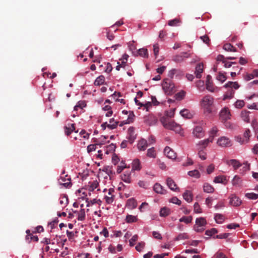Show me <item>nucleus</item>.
<instances>
[{"mask_svg": "<svg viewBox=\"0 0 258 258\" xmlns=\"http://www.w3.org/2000/svg\"><path fill=\"white\" fill-rule=\"evenodd\" d=\"M214 98L210 95H206L200 101V105L206 113H211L214 104Z\"/></svg>", "mask_w": 258, "mask_h": 258, "instance_id": "f257e3e1", "label": "nucleus"}, {"mask_svg": "<svg viewBox=\"0 0 258 258\" xmlns=\"http://www.w3.org/2000/svg\"><path fill=\"white\" fill-rule=\"evenodd\" d=\"M160 121L163 126L166 129L173 130L179 134L182 131L181 126L174 121H170L166 118L163 117L160 119Z\"/></svg>", "mask_w": 258, "mask_h": 258, "instance_id": "f03ea898", "label": "nucleus"}, {"mask_svg": "<svg viewBox=\"0 0 258 258\" xmlns=\"http://www.w3.org/2000/svg\"><path fill=\"white\" fill-rule=\"evenodd\" d=\"M174 84L172 81L169 79H166L164 80L162 84V88L165 93L169 94L174 91Z\"/></svg>", "mask_w": 258, "mask_h": 258, "instance_id": "7ed1b4c3", "label": "nucleus"}, {"mask_svg": "<svg viewBox=\"0 0 258 258\" xmlns=\"http://www.w3.org/2000/svg\"><path fill=\"white\" fill-rule=\"evenodd\" d=\"M250 136V131L247 128L244 132L243 138L238 136L236 137V141L241 145L247 144L249 142Z\"/></svg>", "mask_w": 258, "mask_h": 258, "instance_id": "20e7f679", "label": "nucleus"}, {"mask_svg": "<svg viewBox=\"0 0 258 258\" xmlns=\"http://www.w3.org/2000/svg\"><path fill=\"white\" fill-rule=\"evenodd\" d=\"M220 119L222 122H225L231 118L230 109L228 107L223 108L219 114Z\"/></svg>", "mask_w": 258, "mask_h": 258, "instance_id": "39448f33", "label": "nucleus"}, {"mask_svg": "<svg viewBox=\"0 0 258 258\" xmlns=\"http://www.w3.org/2000/svg\"><path fill=\"white\" fill-rule=\"evenodd\" d=\"M217 144L222 147H230L232 145L230 139L226 137H222L217 141Z\"/></svg>", "mask_w": 258, "mask_h": 258, "instance_id": "423d86ee", "label": "nucleus"}, {"mask_svg": "<svg viewBox=\"0 0 258 258\" xmlns=\"http://www.w3.org/2000/svg\"><path fill=\"white\" fill-rule=\"evenodd\" d=\"M192 134L197 138H202L205 136V132L201 126H196L193 130Z\"/></svg>", "mask_w": 258, "mask_h": 258, "instance_id": "0eeeda50", "label": "nucleus"}, {"mask_svg": "<svg viewBox=\"0 0 258 258\" xmlns=\"http://www.w3.org/2000/svg\"><path fill=\"white\" fill-rule=\"evenodd\" d=\"M59 183L66 187H68L71 185V178L68 175L64 176H61L58 180Z\"/></svg>", "mask_w": 258, "mask_h": 258, "instance_id": "6e6552de", "label": "nucleus"}, {"mask_svg": "<svg viewBox=\"0 0 258 258\" xmlns=\"http://www.w3.org/2000/svg\"><path fill=\"white\" fill-rule=\"evenodd\" d=\"M164 154L169 159H175L176 158V153L169 147L166 146L164 149Z\"/></svg>", "mask_w": 258, "mask_h": 258, "instance_id": "1a4fd4ad", "label": "nucleus"}, {"mask_svg": "<svg viewBox=\"0 0 258 258\" xmlns=\"http://www.w3.org/2000/svg\"><path fill=\"white\" fill-rule=\"evenodd\" d=\"M114 192V190L113 188H110L108 190V195L105 196L104 199L105 200L106 203L108 204H112L114 200V196L113 195V193Z\"/></svg>", "mask_w": 258, "mask_h": 258, "instance_id": "9d476101", "label": "nucleus"}, {"mask_svg": "<svg viewBox=\"0 0 258 258\" xmlns=\"http://www.w3.org/2000/svg\"><path fill=\"white\" fill-rule=\"evenodd\" d=\"M166 183L169 188L173 191H179V188L175 183L174 181L170 177H168L166 179Z\"/></svg>", "mask_w": 258, "mask_h": 258, "instance_id": "9b49d317", "label": "nucleus"}, {"mask_svg": "<svg viewBox=\"0 0 258 258\" xmlns=\"http://www.w3.org/2000/svg\"><path fill=\"white\" fill-rule=\"evenodd\" d=\"M230 204L233 206H239L241 204V201L235 195H232L230 197Z\"/></svg>", "mask_w": 258, "mask_h": 258, "instance_id": "f8f14e48", "label": "nucleus"}, {"mask_svg": "<svg viewBox=\"0 0 258 258\" xmlns=\"http://www.w3.org/2000/svg\"><path fill=\"white\" fill-rule=\"evenodd\" d=\"M26 232L27 233V235L26 236V241H27L28 243H30L32 241L35 242L38 241V236L33 235L30 230H27Z\"/></svg>", "mask_w": 258, "mask_h": 258, "instance_id": "ddd939ff", "label": "nucleus"}, {"mask_svg": "<svg viewBox=\"0 0 258 258\" xmlns=\"http://www.w3.org/2000/svg\"><path fill=\"white\" fill-rule=\"evenodd\" d=\"M212 138L209 137V138L200 141L198 144H197V148H202V149L204 150L206 148V147L208 145L209 143L210 142H212Z\"/></svg>", "mask_w": 258, "mask_h": 258, "instance_id": "4468645a", "label": "nucleus"}, {"mask_svg": "<svg viewBox=\"0 0 258 258\" xmlns=\"http://www.w3.org/2000/svg\"><path fill=\"white\" fill-rule=\"evenodd\" d=\"M128 139L131 144H132L135 139L136 135L135 134V128L133 127H130L127 131Z\"/></svg>", "mask_w": 258, "mask_h": 258, "instance_id": "2eb2a0df", "label": "nucleus"}, {"mask_svg": "<svg viewBox=\"0 0 258 258\" xmlns=\"http://www.w3.org/2000/svg\"><path fill=\"white\" fill-rule=\"evenodd\" d=\"M206 88L210 92H214L213 84L212 81V77L210 75L207 76L206 82Z\"/></svg>", "mask_w": 258, "mask_h": 258, "instance_id": "dca6fc26", "label": "nucleus"}, {"mask_svg": "<svg viewBox=\"0 0 258 258\" xmlns=\"http://www.w3.org/2000/svg\"><path fill=\"white\" fill-rule=\"evenodd\" d=\"M204 70V66L202 63H199L196 67L195 75L197 78L200 79L202 77V73Z\"/></svg>", "mask_w": 258, "mask_h": 258, "instance_id": "f3484780", "label": "nucleus"}, {"mask_svg": "<svg viewBox=\"0 0 258 258\" xmlns=\"http://www.w3.org/2000/svg\"><path fill=\"white\" fill-rule=\"evenodd\" d=\"M145 122L149 125H153L157 123V119L154 116H149L145 118Z\"/></svg>", "mask_w": 258, "mask_h": 258, "instance_id": "a211bd4d", "label": "nucleus"}, {"mask_svg": "<svg viewBox=\"0 0 258 258\" xmlns=\"http://www.w3.org/2000/svg\"><path fill=\"white\" fill-rule=\"evenodd\" d=\"M154 190L156 192L160 194H165L167 192L166 190L163 188V186L158 183L154 184Z\"/></svg>", "mask_w": 258, "mask_h": 258, "instance_id": "6ab92c4d", "label": "nucleus"}, {"mask_svg": "<svg viewBox=\"0 0 258 258\" xmlns=\"http://www.w3.org/2000/svg\"><path fill=\"white\" fill-rule=\"evenodd\" d=\"M148 145V142L146 140L141 139L138 144V148L140 151H145Z\"/></svg>", "mask_w": 258, "mask_h": 258, "instance_id": "aec40b11", "label": "nucleus"}, {"mask_svg": "<svg viewBox=\"0 0 258 258\" xmlns=\"http://www.w3.org/2000/svg\"><path fill=\"white\" fill-rule=\"evenodd\" d=\"M65 134L67 136L70 135L75 130V125L74 123L68 124L67 126L64 127Z\"/></svg>", "mask_w": 258, "mask_h": 258, "instance_id": "412c9836", "label": "nucleus"}, {"mask_svg": "<svg viewBox=\"0 0 258 258\" xmlns=\"http://www.w3.org/2000/svg\"><path fill=\"white\" fill-rule=\"evenodd\" d=\"M250 112L247 110H242L240 114L241 119L245 122L248 123L250 121L249 114Z\"/></svg>", "mask_w": 258, "mask_h": 258, "instance_id": "4be33fe9", "label": "nucleus"}, {"mask_svg": "<svg viewBox=\"0 0 258 258\" xmlns=\"http://www.w3.org/2000/svg\"><path fill=\"white\" fill-rule=\"evenodd\" d=\"M214 182L215 183H223V184H226V183L227 182V178L225 176L220 175V176H218L215 177L214 179Z\"/></svg>", "mask_w": 258, "mask_h": 258, "instance_id": "5701e85b", "label": "nucleus"}, {"mask_svg": "<svg viewBox=\"0 0 258 258\" xmlns=\"http://www.w3.org/2000/svg\"><path fill=\"white\" fill-rule=\"evenodd\" d=\"M126 206L130 209H134L137 207V202L133 198L130 199L127 201Z\"/></svg>", "mask_w": 258, "mask_h": 258, "instance_id": "b1692460", "label": "nucleus"}, {"mask_svg": "<svg viewBox=\"0 0 258 258\" xmlns=\"http://www.w3.org/2000/svg\"><path fill=\"white\" fill-rule=\"evenodd\" d=\"M121 179L126 183L131 182V172L126 171L121 175Z\"/></svg>", "mask_w": 258, "mask_h": 258, "instance_id": "393cba45", "label": "nucleus"}, {"mask_svg": "<svg viewBox=\"0 0 258 258\" xmlns=\"http://www.w3.org/2000/svg\"><path fill=\"white\" fill-rule=\"evenodd\" d=\"M141 169V163L139 159H136L133 160L132 163V170H140Z\"/></svg>", "mask_w": 258, "mask_h": 258, "instance_id": "a878e982", "label": "nucleus"}, {"mask_svg": "<svg viewBox=\"0 0 258 258\" xmlns=\"http://www.w3.org/2000/svg\"><path fill=\"white\" fill-rule=\"evenodd\" d=\"M74 213L78 214V220L79 221H84L85 219L86 214L85 211L84 209H81L80 211H75Z\"/></svg>", "mask_w": 258, "mask_h": 258, "instance_id": "bb28decb", "label": "nucleus"}, {"mask_svg": "<svg viewBox=\"0 0 258 258\" xmlns=\"http://www.w3.org/2000/svg\"><path fill=\"white\" fill-rule=\"evenodd\" d=\"M118 122V121H116L114 122V123L113 124H108L106 122L102 123L101 126L103 130H105L106 127H108L109 128L112 130L115 128L117 127Z\"/></svg>", "mask_w": 258, "mask_h": 258, "instance_id": "cd10ccee", "label": "nucleus"}, {"mask_svg": "<svg viewBox=\"0 0 258 258\" xmlns=\"http://www.w3.org/2000/svg\"><path fill=\"white\" fill-rule=\"evenodd\" d=\"M203 190L207 193H213L214 191V188L208 183H205L203 185Z\"/></svg>", "mask_w": 258, "mask_h": 258, "instance_id": "c85d7f7f", "label": "nucleus"}, {"mask_svg": "<svg viewBox=\"0 0 258 258\" xmlns=\"http://www.w3.org/2000/svg\"><path fill=\"white\" fill-rule=\"evenodd\" d=\"M224 86L226 88H229L230 89H233V88L235 89H237L239 87V85L236 82H228Z\"/></svg>", "mask_w": 258, "mask_h": 258, "instance_id": "c756f323", "label": "nucleus"}, {"mask_svg": "<svg viewBox=\"0 0 258 258\" xmlns=\"http://www.w3.org/2000/svg\"><path fill=\"white\" fill-rule=\"evenodd\" d=\"M184 199L188 203H190L192 200V195L191 192L189 190H186L183 194Z\"/></svg>", "mask_w": 258, "mask_h": 258, "instance_id": "7c9ffc66", "label": "nucleus"}, {"mask_svg": "<svg viewBox=\"0 0 258 258\" xmlns=\"http://www.w3.org/2000/svg\"><path fill=\"white\" fill-rule=\"evenodd\" d=\"M228 164L232 165L234 170H236L241 165L238 161L235 159L230 160L228 161Z\"/></svg>", "mask_w": 258, "mask_h": 258, "instance_id": "2f4dec72", "label": "nucleus"}, {"mask_svg": "<svg viewBox=\"0 0 258 258\" xmlns=\"http://www.w3.org/2000/svg\"><path fill=\"white\" fill-rule=\"evenodd\" d=\"M234 90L232 89H229L224 95L223 100L232 98L234 96Z\"/></svg>", "mask_w": 258, "mask_h": 258, "instance_id": "473e14b6", "label": "nucleus"}, {"mask_svg": "<svg viewBox=\"0 0 258 258\" xmlns=\"http://www.w3.org/2000/svg\"><path fill=\"white\" fill-rule=\"evenodd\" d=\"M206 224L207 221L204 218L200 217L196 219L195 225L203 227Z\"/></svg>", "mask_w": 258, "mask_h": 258, "instance_id": "72a5a7b5", "label": "nucleus"}, {"mask_svg": "<svg viewBox=\"0 0 258 258\" xmlns=\"http://www.w3.org/2000/svg\"><path fill=\"white\" fill-rule=\"evenodd\" d=\"M223 49L227 51L236 52V49L231 44L226 43L223 45Z\"/></svg>", "mask_w": 258, "mask_h": 258, "instance_id": "f704fd0d", "label": "nucleus"}, {"mask_svg": "<svg viewBox=\"0 0 258 258\" xmlns=\"http://www.w3.org/2000/svg\"><path fill=\"white\" fill-rule=\"evenodd\" d=\"M214 219L217 223L221 224L224 221L225 217L221 214H216L214 216Z\"/></svg>", "mask_w": 258, "mask_h": 258, "instance_id": "c9c22d12", "label": "nucleus"}, {"mask_svg": "<svg viewBox=\"0 0 258 258\" xmlns=\"http://www.w3.org/2000/svg\"><path fill=\"white\" fill-rule=\"evenodd\" d=\"M105 82V78L103 76H100L97 77L94 82V85L96 86H100L103 84Z\"/></svg>", "mask_w": 258, "mask_h": 258, "instance_id": "e433bc0d", "label": "nucleus"}, {"mask_svg": "<svg viewBox=\"0 0 258 258\" xmlns=\"http://www.w3.org/2000/svg\"><path fill=\"white\" fill-rule=\"evenodd\" d=\"M137 53L141 56L144 57H148V50L146 48H141L138 50Z\"/></svg>", "mask_w": 258, "mask_h": 258, "instance_id": "4c0bfd02", "label": "nucleus"}, {"mask_svg": "<svg viewBox=\"0 0 258 258\" xmlns=\"http://www.w3.org/2000/svg\"><path fill=\"white\" fill-rule=\"evenodd\" d=\"M125 221L128 223L136 222L138 221V218L137 216L127 215L126 216Z\"/></svg>", "mask_w": 258, "mask_h": 258, "instance_id": "58836bf2", "label": "nucleus"}, {"mask_svg": "<svg viewBox=\"0 0 258 258\" xmlns=\"http://www.w3.org/2000/svg\"><path fill=\"white\" fill-rule=\"evenodd\" d=\"M69 203L68 199L66 196H61L59 198V204L62 207H66Z\"/></svg>", "mask_w": 258, "mask_h": 258, "instance_id": "ea45409f", "label": "nucleus"}, {"mask_svg": "<svg viewBox=\"0 0 258 258\" xmlns=\"http://www.w3.org/2000/svg\"><path fill=\"white\" fill-rule=\"evenodd\" d=\"M180 114L182 116L186 118H190L192 116L191 114L189 112V110L186 109H184L181 110L180 112Z\"/></svg>", "mask_w": 258, "mask_h": 258, "instance_id": "a19ab883", "label": "nucleus"}, {"mask_svg": "<svg viewBox=\"0 0 258 258\" xmlns=\"http://www.w3.org/2000/svg\"><path fill=\"white\" fill-rule=\"evenodd\" d=\"M147 155L150 158H155L156 156V153L154 148L152 147L149 149L147 151Z\"/></svg>", "mask_w": 258, "mask_h": 258, "instance_id": "79ce46f5", "label": "nucleus"}, {"mask_svg": "<svg viewBox=\"0 0 258 258\" xmlns=\"http://www.w3.org/2000/svg\"><path fill=\"white\" fill-rule=\"evenodd\" d=\"M170 213V210L168 208L164 207L160 211V216L161 217H166Z\"/></svg>", "mask_w": 258, "mask_h": 258, "instance_id": "37998d69", "label": "nucleus"}, {"mask_svg": "<svg viewBox=\"0 0 258 258\" xmlns=\"http://www.w3.org/2000/svg\"><path fill=\"white\" fill-rule=\"evenodd\" d=\"M197 149L199 151L198 155L199 157L202 160H205L206 159V153L202 149V148H198Z\"/></svg>", "mask_w": 258, "mask_h": 258, "instance_id": "c03bdc74", "label": "nucleus"}, {"mask_svg": "<svg viewBox=\"0 0 258 258\" xmlns=\"http://www.w3.org/2000/svg\"><path fill=\"white\" fill-rule=\"evenodd\" d=\"M188 175L190 176L198 178L200 177V173L198 170H194L188 172Z\"/></svg>", "mask_w": 258, "mask_h": 258, "instance_id": "a18cd8bd", "label": "nucleus"}, {"mask_svg": "<svg viewBox=\"0 0 258 258\" xmlns=\"http://www.w3.org/2000/svg\"><path fill=\"white\" fill-rule=\"evenodd\" d=\"M135 115L133 112H130L128 115L127 119L124 120V123H130L133 122L134 119Z\"/></svg>", "mask_w": 258, "mask_h": 258, "instance_id": "49530a36", "label": "nucleus"}, {"mask_svg": "<svg viewBox=\"0 0 258 258\" xmlns=\"http://www.w3.org/2000/svg\"><path fill=\"white\" fill-rule=\"evenodd\" d=\"M192 220V218L191 216L185 217L183 216L179 219V221L180 222H184L186 224L190 223Z\"/></svg>", "mask_w": 258, "mask_h": 258, "instance_id": "de8ad7c7", "label": "nucleus"}, {"mask_svg": "<svg viewBox=\"0 0 258 258\" xmlns=\"http://www.w3.org/2000/svg\"><path fill=\"white\" fill-rule=\"evenodd\" d=\"M98 145L101 146V144H91L89 145L87 147V152L89 153L92 151H95L96 149V146Z\"/></svg>", "mask_w": 258, "mask_h": 258, "instance_id": "09e8293b", "label": "nucleus"}, {"mask_svg": "<svg viewBox=\"0 0 258 258\" xmlns=\"http://www.w3.org/2000/svg\"><path fill=\"white\" fill-rule=\"evenodd\" d=\"M90 186L89 190L90 191H93L95 189H96L98 185V183L97 181H93L92 182H90Z\"/></svg>", "mask_w": 258, "mask_h": 258, "instance_id": "8fccbe9b", "label": "nucleus"}, {"mask_svg": "<svg viewBox=\"0 0 258 258\" xmlns=\"http://www.w3.org/2000/svg\"><path fill=\"white\" fill-rule=\"evenodd\" d=\"M180 22L179 19L175 18L173 20L169 21L168 24L170 26H176Z\"/></svg>", "mask_w": 258, "mask_h": 258, "instance_id": "3c124183", "label": "nucleus"}, {"mask_svg": "<svg viewBox=\"0 0 258 258\" xmlns=\"http://www.w3.org/2000/svg\"><path fill=\"white\" fill-rule=\"evenodd\" d=\"M241 183V179L240 178L237 176L235 175L233 180H232V184L234 185H239Z\"/></svg>", "mask_w": 258, "mask_h": 258, "instance_id": "603ef678", "label": "nucleus"}, {"mask_svg": "<svg viewBox=\"0 0 258 258\" xmlns=\"http://www.w3.org/2000/svg\"><path fill=\"white\" fill-rule=\"evenodd\" d=\"M214 256L215 258H228V255L220 250L217 251Z\"/></svg>", "mask_w": 258, "mask_h": 258, "instance_id": "864d4df0", "label": "nucleus"}, {"mask_svg": "<svg viewBox=\"0 0 258 258\" xmlns=\"http://www.w3.org/2000/svg\"><path fill=\"white\" fill-rule=\"evenodd\" d=\"M194 211L196 213H201L202 212V209L201 208L198 203H195L194 205Z\"/></svg>", "mask_w": 258, "mask_h": 258, "instance_id": "5fc2aeb1", "label": "nucleus"}, {"mask_svg": "<svg viewBox=\"0 0 258 258\" xmlns=\"http://www.w3.org/2000/svg\"><path fill=\"white\" fill-rule=\"evenodd\" d=\"M185 95V92L181 91L175 94L176 99L177 100L182 99Z\"/></svg>", "mask_w": 258, "mask_h": 258, "instance_id": "6e6d98bb", "label": "nucleus"}, {"mask_svg": "<svg viewBox=\"0 0 258 258\" xmlns=\"http://www.w3.org/2000/svg\"><path fill=\"white\" fill-rule=\"evenodd\" d=\"M218 232L216 228H212L210 230H207L206 231L205 234L208 236H212L215 233Z\"/></svg>", "mask_w": 258, "mask_h": 258, "instance_id": "4d7b16f0", "label": "nucleus"}, {"mask_svg": "<svg viewBox=\"0 0 258 258\" xmlns=\"http://www.w3.org/2000/svg\"><path fill=\"white\" fill-rule=\"evenodd\" d=\"M245 103L244 101L241 100H238L235 103V106L237 108H241L244 106Z\"/></svg>", "mask_w": 258, "mask_h": 258, "instance_id": "13d9d810", "label": "nucleus"}, {"mask_svg": "<svg viewBox=\"0 0 258 258\" xmlns=\"http://www.w3.org/2000/svg\"><path fill=\"white\" fill-rule=\"evenodd\" d=\"M245 197L249 199L255 200L258 198V194L254 193H247L245 194Z\"/></svg>", "mask_w": 258, "mask_h": 258, "instance_id": "bf43d9fd", "label": "nucleus"}, {"mask_svg": "<svg viewBox=\"0 0 258 258\" xmlns=\"http://www.w3.org/2000/svg\"><path fill=\"white\" fill-rule=\"evenodd\" d=\"M218 132V129L216 127H213L211 131L210 132V136L209 137L212 138V141H213L214 137L216 135V134Z\"/></svg>", "mask_w": 258, "mask_h": 258, "instance_id": "052dcab7", "label": "nucleus"}, {"mask_svg": "<svg viewBox=\"0 0 258 258\" xmlns=\"http://www.w3.org/2000/svg\"><path fill=\"white\" fill-rule=\"evenodd\" d=\"M173 61L176 62H180L182 61H183V55H177L175 56L173 58Z\"/></svg>", "mask_w": 258, "mask_h": 258, "instance_id": "680f3d73", "label": "nucleus"}, {"mask_svg": "<svg viewBox=\"0 0 258 258\" xmlns=\"http://www.w3.org/2000/svg\"><path fill=\"white\" fill-rule=\"evenodd\" d=\"M145 243L144 242H139L136 246V249L140 252L145 247Z\"/></svg>", "mask_w": 258, "mask_h": 258, "instance_id": "e2e57ef3", "label": "nucleus"}, {"mask_svg": "<svg viewBox=\"0 0 258 258\" xmlns=\"http://www.w3.org/2000/svg\"><path fill=\"white\" fill-rule=\"evenodd\" d=\"M134 41H132V42H130L128 44V46L130 51H132V53L134 54V51L136 49V47L134 45Z\"/></svg>", "mask_w": 258, "mask_h": 258, "instance_id": "0e129e2a", "label": "nucleus"}, {"mask_svg": "<svg viewBox=\"0 0 258 258\" xmlns=\"http://www.w3.org/2000/svg\"><path fill=\"white\" fill-rule=\"evenodd\" d=\"M138 236L137 235H134L132 238L130 240V245L133 246L135 245V242L137 241Z\"/></svg>", "mask_w": 258, "mask_h": 258, "instance_id": "69168bd1", "label": "nucleus"}, {"mask_svg": "<svg viewBox=\"0 0 258 258\" xmlns=\"http://www.w3.org/2000/svg\"><path fill=\"white\" fill-rule=\"evenodd\" d=\"M86 104L83 102H79L75 106L74 110H78V108L83 109L86 106Z\"/></svg>", "mask_w": 258, "mask_h": 258, "instance_id": "338daca9", "label": "nucleus"}, {"mask_svg": "<svg viewBox=\"0 0 258 258\" xmlns=\"http://www.w3.org/2000/svg\"><path fill=\"white\" fill-rule=\"evenodd\" d=\"M200 38L203 40V41L206 44L209 45L210 43V39L209 37L207 35H204L200 37Z\"/></svg>", "mask_w": 258, "mask_h": 258, "instance_id": "774afa93", "label": "nucleus"}]
</instances>
